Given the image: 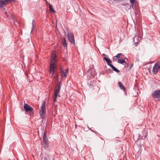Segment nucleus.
Here are the masks:
<instances>
[{
    "instance_id": "obj_1",
    "label": "nucleus",
    "mask_w": 160,
    "mask_h": 160,
    "mask_svg": "<svg viewBox=\"0 0 160 160\" xmlns=\"http://www.w3.org/2000/svg\"><path fill=\"white\" fill-rule=\"evenodd\" d=\"M46 102L43 101L42 106L41 107V109L39 111V113L41 118L44 119L46 115Z\"/></svg>"
},
{
    "instance_id": "obj_2",
    "label": "nucleus",
    "mask_w": 160,
    "mask_h": 160,
    "mask_svg": "<svg viewBox=\"0 0 160 160\" xmlns=\"http://www.w3.org/2000/svg\"><path fill=\"white\" fill-rule=\"evenodd\" d=\"M51 63L50 65V73L52 74V76L54 72V67L55 65V60H51Z\"/></svg>"
},
{
    "instance_id": "obj_3",
    "label": "nucleus",
    "mask_w": 160,
    "mask_h": 160,
    "mask_svg": "<svg viewBox=\"0 0 160 160\" xmlns=\"http://www.w3.org/2000/svg\"><path fill=\"white\" fill-rule=\"evenodd\" d=\"M67 36L69 41L72 44L75 45V42L74 34L73 33H68Z\"/></svg>"
},
{
    "instance_id": "obj_4",
    "label": "nucleus",
    "mask_w": 160,
    "mask_h": 160,
    "mask_svg": "<svg viewBox=\"0 0 160 160\" xmlns=\"http://www.w3.org/2000/svg\"><path fill=\"white\" fill-rule=\"evenodd\" d=\"M151 96L153 98L160 99V90L154 91L152 93Z\"/></svg>"
},
{
    "instance_id": "obj_5",
    "label": "nucleus",
    "mask_w": 160,
    "mask_h": 160,
    "mask_svg": "<svg viewBox=\"0 0 160 160\" xmlns=\"http://www.w3.org/2000/svg\"><path fill=\"white\" fill-rule=\"evenodd\" d=\"M24 108L26 112H28L29 111L31 112L30 114V115L31 116L33 115L34 113L33 112H32L33 110V108H32L31 106L27 104H26L24 106Z\"/></svg>"
},
{
    "instance_id": "obj_6",
    "label": "nucleus",
    "mask_w": 160,
    "mask_h": 160,
    "mask_svg": "<svg viewBox=\"0 0 160 160\" xmlns=\"http://www.w3.org/2000/svg\"><path fill=\"white\" fill-rule=\"evenodd\" d=\"M43 144H45V146H44V147L46 148H48V140L46 137V133L45 132L44 133L43 135Z\"/></svg>"
},
{
    "instance_id": "obj_7",
    "label": "nucleus",
    "mask_w": 160,
    "mask_h": 160,
    "mask_svg": "<svg viewBox=\"0 0 160 160\" xmlns=\"http://www.w3.org/2000/svg\"><path fill=\"white\" fill-rule=\"evenodd\" d=\"M9 0H0V8H3L4 6L9 3Z\"/></svg>"
},
{
    "instance_id": "obj_8",
    "label": "nucleus",
    "mask_w": 160,
    "mask_h": 160,
    "mask_svg": "<svg viewBox=\"0 0 160 160\" xmlns=\"http://www.w3.org/2000/svg\"><path fill=\"white\" fill-rule=\"evenodd\" d=\"M61 89V85L60 84H58L57 85V87L55 90V96H58L60 97V96L58 95Z\"/></svg>"
},
{
    "instance_id": "obj_9",
    "label": "nucleus",
    "mask_w": 160,
    "mask_h": 160,
    "mask_svg": "<svg viewBox=\"0 0 160 160\" xmlns=\"http://www.w3.org/2000/svg\"><path fill=\"white\" fill-rule=\"evenodd\" d=\"M68 69H66L65 70H62V69H61V76L62 78L66 76L67 73L68 72Z\"/></svg>"
},
{
    "instance_id": "obj_10",
    "label": "nucleus",
    "mask_w": 160,
    "mask_h": 160,
    "mask_svg": "<svg viewBox=\"0 0 160 160\" xmlns=\"http://www.w3.org/2000/svg\"><path fill=\"white\" fill-rule=\"evenodd\" d=\"M158 68V67L156 66V65H154L152 71V73L153 74H156L158 72V70L160 69Z\"/></svg>"
},
{
    "instance_id": "obj_11",
    "label": "nucleus",
    "mask_w": 160,
    "mask_h": 160,
    "mask_svg": "<svg viewBox=\"0 0 160 160\" xmlns=\"http://www.w3.org/2000/svg\"><path fill=\"white\" fill-rule=\"evenodd\" d=\"M104 59L107 62V64L110 66L111 65H112V64H111V63L112 61H111L110 59L108 58H107L106 57H104L103 59Z\"/></svg>"
},
{
    "instance_id": "obj_12",
    "label": "nucleus",
    "mask_w": 160,
    "mask_h": 160,
    "mask_svg": "<svg viewBox=\"0 0 160 160\" xmlns=\"http://www.w3.org/2000/svg\"><path fill=\"white\" fill-rule=\"evenodd\" d=\"M122 54L121 53H118L116 56H115L113 57V60L115 61L117 60L120 57V56Z\"/></svg>"
},
{
    "instance_id": "obj_13",
    "label": "nucleus",
    "mask_w": 160,
    "mask_h": 160,
    "mask_svg": "<svg viewBox=\"0 0 160 160\" xmlns=\"http://www.w3.org/2000/svg\"><path fill=\"white\" fill-rule=\"evenodd\" d=\"M110 67L112 68V70L114 71L115 72H120V71L119 70H118L117 68H116L115 67H114L113 65H111Z\"/></svg>"
},
{
    "instance_id": "obj_14",
    "label": "nucleus",
    "mask_w": 160,
    "mask_h": 160,
    "mask_svg": "<svg viewBox=\"0 0 160 160\" xmlns=\"http://www.w3.org/2000/svg\"><path fill=\"white\" fill-rule=\"evenodd\" d=\"M118 85L120 88L122 90H124L125 89V87L123 86V85L122 84V83L120 82H118Z\"/></svg>"
},
{
    "instance_id": "obj_15",
    "label": "nucleus",
    "mask_w": 160,
    "mask_h": 160,
    "mask_svg": "<svg viewBox=\"0 0 160 160\" xmlns=\"http://www.w3.org/2000/svg\"><path fill=\"white\" fill-rule=\"evenodd\" d=\"M118 62L121 64H123L124 63L127 64V63L124 60L121 59H119L118 61Z\"/></svg>"
},
{
    "instance_id": "obj_16",
    "label": "nucleus",
    "mask_w": 160,
    "mask_h": 160,
    "mask_svg": "<svg viewBox=\"0 0 160 160\" xmlns=\"http://www.w3.org/2000/svg\"><path fill=\"white\" fill-rule=\"evenodd\" d=\"M135 137H136V136H135V135H134L133 136L134 140L136 142H137L138 140L142 139V136H141L139 135L137 139L136 140Z\"/></svg>"
},
{
    "instance_id": "obj_17",
    "label": "nucleus",
    "mask_w": 160,
    "mask_h": 160,
    "mask_svg": "<svg viewBox=\"0 0 160 160\" xmlns=\"http://www.w3.org/2000/svg\"><path fill=\"white\" fill-rule=\"evenodd\" d=\"M62 45L64 48L67 47V44L66 42V40L65 38H64L62 40Z\"/></svg>"
},
{
    "instance_id": "obj_18",
    "label": "nucleus",
    "mask_w": 160,
    "mask_h": 160,
    "mask_svg": "<svg viewBox=\"0 0 160 160\" xmlns=\"http://www.w3.org/2000/svg\"><path fill=\"white\" fill-rule=\"evenodd\" d=\"M49 8L50 10L51 11H52L54 12H55V11L54 10L52 6L50 4H49Z\"/></svg>"
},
{
    "instance_id": "obj_19",
    "label": "nucleus",
    "mask_w": 160,
    "mask_h": 160,
    "mask_svg": "<svg viewBox=\"0 0 160 160\" xmlns=\"http://www.w3.org/2000/svg\"><path fill=\"white\" fill-rule=\"evenodd\" d=\"M56 57L57 56L56 53L55 52L53 53L51 56L52 59L55 60Z\"/></svg>"
},
{
    "instance_id": "obj_20",
    "label": "nucleus",
    "mask_w": 160,
    "mask_h": 160,
    "mask_svg": "<svg viewBox=\"0 0 160 160\" xmlns=\"http://www.w3.org/2000/svg\"><path fill=\"white\" fill-rule=\"evenodd\" d=\"M35 25V21L34 20H33L32 22V29L31 31V32L32 31Z\"/></svg>"
},
{
    "instance_id": "obj_21",
    "label": "nucleus",
    "mask_w": 160,
    "mask_h": 160,
    "mask_svg": "<svg viewBox=\"0 0 160 160\" xmlns=\"http://www.w3.org/2000/svg\"><path fill=\"white\" fill-rule=\"evenodd\" d=\"M135 1V0H130V3L133 8L134 3Z\"/></svg>"
},
{
    "instance_id": "obj_22",
    "label": "nucleus",
    "mask_w": 160,
    "mask_h": 160,
    "mask_svg": "<svg viewBox=\"0 0 160 160\" xmlns=\"http://www.w3.org/2000/svg\"><path fill=\"white\" fill-rule=\"evenodd\" d=\"M155 65H156L158 68H160V61L158 62Z\"/></svg>"
},
{
    "instance_id": "obj_23",
    "label": "nucleus",
    "mask_w": 160,
    "mask_h": 160,
    "mask_svg": "<svg viewBox=\"0 0 160 160\" xmlns=\"http://www.w3.org/2000/svg\"><path fill=\"white\" fill-rule=\"evenodd\" d=\"M88 85L89 87L90 88H92V87L93 86V85L92 84V82H91L90 83H88Z\"/></svg>"
},
{
    "instance_id": "obj_24",
    "label": "nucleus",
    "mask_w": 160,
    "mask_h": 160,
    "mask_svg": "<svg viewBox=\"0 0 160 160\" xmlns=\"http://www.w3.org/2000/svg\"><path fill=\"white\" fill-rule=\"evenodd\" d=\"M58 96H55V97H54V102H56V99H57V97Z\"/></svg>"
},
{
    "instance_id": "obj_25",
    "label": "nucleus",
    "mask_w": 160,
    "mask_h": 160,
    "mask_svg": "<svg viewBox=\"0 0 160 160\" xmlns=\"http://www.w3.org/2000/svg\"><path fill=\"white\" fill-rule=\"evenodd\" d=\"M9 3H11L12 2H15L16 1V0H9Z\"/></svg>"
},
{
    "instance_id": "obj_26",
    "label": "nucleus",
    "mask_w": 160,
    "mask_h": 160,
    "mask_svg": "<svg viewBox=\"0 0 160 160\" xmlns=\"http://www.w3.org/2000/svg\"><path fill=\"white\" fill-rule=\"evenodd\" d=\"M107 72H112V70L111 69H108L107 70Z\"/></svg>"
},
{
    "instance_id": "obj_27",
    "label": "nucleus",
    "mask_w": 160,
    "mask_h": 160,
    "mask_svg": "<svg viewBox=\"0 0 160 160\" xmlns=\"http://www.w3.org/2000/svg\"><path fill=\"white\" fill-rule=\"evenodd\" d=\"M137 38V37H136V36H135V37H134V38H133V40L134 41V42H135V39H136Z\"/></svg>"
},
{
    "instance_id": "obj_28",
    "label": "nucleus",
    "mask_w": 160,
    "mask_h": 160,
    "mask_svg": "<svg viewBox=\"0 0 160 160\" xmlns=\"http://www.w3.org/2000/svg\"><path fill=\"white\" fill-rule=\"evenodd\" d=\"M133 65V64H131L130 66V69H131V68H132V67Z\"/></svg>"
},
{
    "instance_id": "obj_29",
    "label": "nucleus",
    "mask_w": 160,
    "mask_h": 160,
    "mask_svg": "<svg viewBox=\"0 0 160 160\" xmlns=\"http://www.w3.org/2000/svg\"><path fill=\"white\" fill-rule=\"evenodd\" d=\"M44 160H47L46 157H45L44 158Z\"/></svg>"
},
{
    "instance_id": "obj_30",
    "label": "nucleus",
    "mask_w": 160,
    "mask_h": 160,
    "mask_svg": "<svg viewBox=\"0 0 160 160\" xmlns=\"http://www.w3.org/2000/svg\"><path fill=\"white\" fill-rule=\"evenodd\" d=\"M12 19L13 20V21L14 22H15V18L14 17H12Z\"/></svg>"
},
{
    "instance_id": "obj_31",
    "label": "nucleus",
    "mask_w": 160,
    "mask_h": 160,
    "mask_svg": "<svg viewBox=\"0 0 160 160\" xmlns=\"http://www.w3.org/2000/svg\"><path fill=\"white\" fill-rule=\"evenodd\" d=\"M90 130L92 131V132H94V131L92 129H91V128H88Z\"/></svg>"
},
{
    "instance_id": "obj_32",
    "label": "nucleus",
    "mask_w": 160,
    "mask_h": 160,
    "mask_svg": "<svg viewBox=\"0 0 160 160\" xmlns=\"http://www.w3.org/2000/svg\"><path fill=\"white\" fill-rule=\"evenodd\" d=\"M103 55L104 56H106V55L105 54H103Z\"/></svg>"
},
{
    "instance_id": "obj_33",
    "label": "nucleus",
    "mask_w": 160,
    "mask_h": 160,
    "mask_svg": "<svg viewBox=\"0 0 160 160\" xmlns=\"http://www.w3.org/2000/svg\"><path fill=\"white\" fill-rule=\"evenodd\" d=\"M138 42H135V44H136V45H137L138 44Z\"/></svg>"
},
{
    "instance_id": "obj_34",
    "label": "nucleus",
    "mask_w": 160,
    "mask_h": 160,
    "mask_svg": "<svg viewBox=\"0 0 160 160\" xmlns=\"http://www.w3.org/2000/svg\"><path fill=\"white\" fill-rule=\"evenodd\" d=\"M64 32L65 33V34L66 33V32H65V31H64Z\"/></svg>"
}]
</instances>
